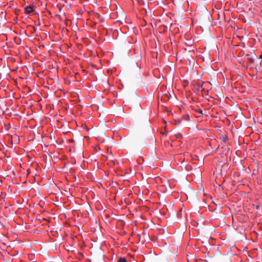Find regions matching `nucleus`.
Wrapping results in <instances>:
<instances>
[{
    "instance_id": "obj_1",
    "label": "nucleus",
    "mask_w": 262,
    "mask_h": 262,
    "mask_svg": "<svg viewBox=\"0 0 262 262\" xmlns=\"http://www.w3.org/2000/svg\"><path fill=\"white\" fill-rule=\"evenodd\" d=\"M35 8V6L34 5L27 6L25 9V13L27 14H30L34 11Z\"/></svg>"
},
{
    "instance_id": "obj_2",
    "label": "nucleus",
    "mask_w": 262,
    "mask_h": 262,
    "mask_svg": "<svg viewBox=\"0 0 262 262\" xmlns=\"http://www.w3.org/2000/svg\"><path fill=\"white\" fill-rule=\"evenodd\" d=\"M222 142H226L228 140V138L226 136L223 135L221 137Z\"/></svg>"
},
{
    "instance_id": "obj_3",
    "label": "nucleus",
    "mask_w": 262,
    "mask_h": 262,
    "mask_svg": "<svg viewBox=\"0 0 262 262\" xmlns=\"http://www.w3.org/2000/svg\"><path fill=\"white\" fill-rule=\"evenodd\" d=\"M118 262H127L126 259L124 257H120L119 260Z\"/></svg>"
},
{
    "instance_id": "obj_4",
    "label": "nucleus",
    "mask_w": 262,
    "mask_h": 262,
    "mask_svg": "<svg viewBox=\"0 0 262 262\" xmlns=\"http://www.w3.org/2000/svg\"><path fill=\"white\" fill-rule=\"evenodd\" d=\"M247 59L249 61V62L250 63H253L254 61V59H253L252 58H251L250 57H247Z\"/></svg>"
},
{
    "instance_id": "obj_5",
    "label": "nucleus",
    "mask_w": 262,
    "mask_h": 262,
    "mask_svg": "<svg viewBox=\"0 0 262 262\" xmlns=\"http://www.w3.org/2000/svg\"><path fill=\"white\" fill-rule=\"evenodd\" d=\"M199 113H200V114H203V112H202V110H200V111H199Z\"/></svg>"
},
{
    "instance_id": "obj_6",
    "label": "nucleus",
    "mask_w": 262,
    "mask_h": 262,
    "mask_svg": "<svg viewBox=\"0 0 262 262\" xmlns=\"http://www.w3.org/2000/svg\"><path fill=\"white\" fill-rule=\"evenodd\" d=\"M69 141H70V142H73V141H74V140H73V139H71V140H70Z\"/></svg>"
},
{
    "instance_id": "obj_7",
    "label": "nucleus",
    "mask_w": 262,
    "mask_h": 262,
    "mask_svg": "<svg viewBox=\"0 0 262 262\" xmlns=\"http://www.w3.org/2000/svg\"><path fill=\"white\" fill-rule=\"evenodd\" d=\"M178 136H180V137H182V135H181V134H178Z\"/></svg>"
}]
</instances>
